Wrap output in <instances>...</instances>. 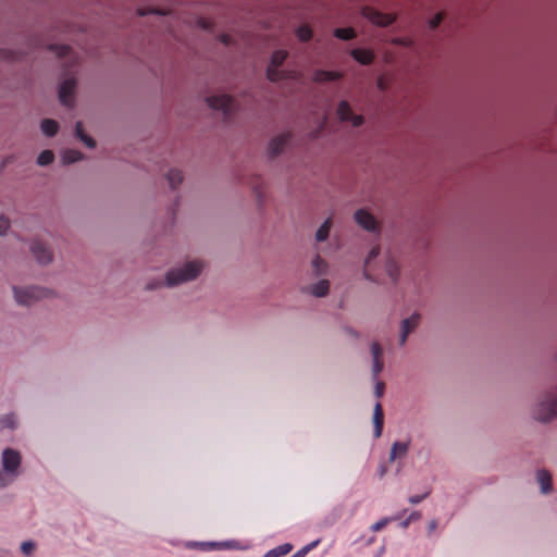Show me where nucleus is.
I'll return each mask as SVG.
<instances>
[{
    "mask_svg": "<svg viewBox=\"0 0 557 557\" xmlns=\"http://www.w3.org/2000/svg\"><path fill=\"white\" fill-rule=\"evenodd\" d=\"M203 268L200 261H188L183 267L173 269L165 276L168 286H175L181 283L195 280Z\"/></svg>",
    "mask_w": 557,
    "mask_h": 557,
    "instance_id": "obj_1",
    "label": "nucleus"
},
{
    "mask_svg": "<svg viewBox=\"0 0 557 557\" xmlns=\"http://www.w3.org/2000/svg\"><path fill=\"white\" fill-rule=\"evenodd\" d=\"M13 292L16 302L23 306H32L37 300L47 298L51 294L50 290L38 286L13 287Z\"/></svg>",
    "mask_w": 557,
    "mask_h": 557,
    "instance_id": "obj_2",
    "label": "nucleus"
},
{
    "mask_svg": "<svg viewBox=\"0 0 557 557\" xmlns=\"http://www.w3.org/2000/svg\"><path fill=\"white\" fill-rule=\"evenodd\" d=\"M533 416L536 420L547 422L557 417V396L547 395L541 400L533 410Z\"/></svg>",
    "mask_w": 557,
    "mask_h": 557,
    "instance_id": "obj_3",
    "label": "nucleus"
},
{
    "mask_svg": "<svg viewBox=\"0 0 557 557\" xmlns=\"http://www.w3.org/2000/svg\"><path fill=\"white\" fill-rule=\"evenodd\" d=\"M207 103L214 110H221L224 117L227 119L237 109L236 100L228 95H216L207 98Z\"/></svg>",
    "mask_w": 557,
    "mask_h": 557,
    "instance_id": "obj_4",
    "label": "nucleus"
},
{
    "mask_svg": "<svg viewBox=\"0 0 557 557\" xmlns=\"http://www.w3.org/2000/svg\"><path fill=\"white\" fill-rule=\"evenodd\" d=\"M361 14L363 17L372 22L377 26H388L395 22V16L393 14L382 13L375 10L372 7H363L361 10Z\"/></svg>",
    "mask_w": 557,
    "mask_h": 557,
    "instance_id": "obj_5",
    "label": "nucleus"
},
{
    "mask_svg": "<svg viewBox=\"0 0 557 557\" xmlns=\"http://www.w3.org/2000/svg\"><path fill=\"white\" fill-rule=\"evenodd\" d=\"M21 455L17 450L12 448H5L2 453V469L12 473L13 475H18V468L21 466Z\"/></svg>",
    "mask_w": 557,
    "mask_h": 557,
    "instance_id": "obj_6",
    "label": "nucleus"
},
{
    "mask_svg": "<svg viewBox=\"0 0 557 557\" xmlns=\"http://www.w3.org/2000/svg\"><path fill=\"white\" fill-rule=\"evenodd\" d=\"M76 88V79L74 77L66 78L59 88V99L62 104L72 107L74 103V92Z\"/></svg>",
    "mask_w": 557,
    "mask_h": 557,
    "instance_id": "obj_7",
    "label": "nucleus"
},
{
    "mask_svg": "<svg viewBox=\"0 0 557 557\" xmlns=\"http://www.w3.org/2000/svg\"><path fill=\"white\" fill-rule=\"evenodd\" d=\"M337 115L343 122H351L354 126H360L363 123L361 115L354 114L349 103L346 100H342L337 107Z\"/></svg>",
    "mask_w": 557,
    "mask_h": 557,
    "instance_id": "obj_8",
    "label": "nucleus"
},
{
    "mask_svg": "<svg viewBox=\"0 0 557 557\" xmlns=\"http://www.w3.org/2000/svg\"><path fill=\"white\" fill-rule=\"evenodd\" d=\"M355 221L367 231H375L377 227L374 216L364 209L355 212Z\"/></svg>",
    "mask_w": 557,
    "mask_h": 557,
    "instance_id": "obj_9",
    "label": "nucleus"
},
{
    "mask_svg": "<svg viewBox=\"0 0 557 557\" xmlns=\"http://www.w3.org/2000/svg\"><path fill=\"white\" fill-rule=\"evenodd\" d=\"M419 321H420L419 313H413L411 317L403 320L400 338H399L400 345H404L406 343L408 335L418 326Z\"/></svg>",
    "mask_w": 557,
    "mask_h": 557,
    "instance_id": "obj_10",
    "label": "nucleus"
},
{
    "mask_svg": "<svg viewBox=\"0 0 557 557\" xmlns=\"http://www.w3.org/2000/svg\"><path fill=\"white\" fill-rule=\"evenodd\" d=\"M30 251L36 260L41 264H47L52 260L51 251L39 242H34Z\"/></svg>",
    "mask_w": 557,
    "mask_h": 557,
    "instance_id": "obj_11",
    "label": "nucleus"
},
{
    "mask_svg": "<svg viewBox=\"0 0 557 557\" xmlns=\"http://www.w3.org/2000/svg\"><path fill=\"white\" fill-rule=\"evenodd\" d=\"M288 140H289V134H282V135L274 137L269 143V147H268L269 154L271 157H275V156L280 154L283 151L284 147L287 145Z\"/></svg>",
    "mask_w": 557,
    "mask_h": 557,
    "instance_id": "obj_12",
    "label": "nucleus"
},
{
    "mask_svg": "<svg viewBox=\"0 0 557 557\" xmlns=\"http://www.w3.org/2000/svg\"><path fill=\"white\" fill-rule=\"evenodd\" d=\"M374 437L379 438L383 432L384 412L382 405L376 403L373 410Z\"/></svg>",
    "mask_w": 557,
    "mask_h": 557,
    "instance_id": "obj_13",
    "label": "nucleus"
},
{
    "mask_svg": "<svg viewBox=\"0 0 557 557\" xmlns=\"http://www.w3.org/2000/svg\"><path fill=\"white\" fill-rule=\"evenodd\" d=\"M351 57L362 65H369L374 60V54L368 49L357 48L350 52Z\"/></svg>",
    "mask_w": 557,
    "mask_h": 557,
    "instance_id": "obj_14",
    "label": "nucleus"
},
{
    "mask_svg": "<svg viewBox=\"0 0 557 557\" xmlns=\"http://www.w3.org/2000/svg\"><path fill=\"white\" fill-rule=\"evenodd\" d=\"M342 78V74L335 71L317 70L313 74L315 83L333 82Z\"/></svg>",
    "mask_w": 557,
    "mask_h": 557,
    "instance_id": "obj_15",
    "label": "nucleus"
},
{
    "mask_svg": "<svg viewBox=\"0 0 557 557\" xmlns=\"http://www.w3.org/2000/svg\"><path fill=\"white\" fill-rule=\"evenodd\" d=\"M536 479L541 485L542 493L547 494L552 491V475L547 470H539Z\"/></svg>",
    "mask_w": 557,
    "mask_h": 557,
    "instance_id": "obj_16",
    "label": "nucleus"
},
{
    "mask_svg": "<svg viewBox=\"0 0 557 557\" xmlns=\"http://www.w3.org/2000/svg\"><path fill=\"white\" fill-rule=\"evenodd\" d=\"M409 448L408 442H395L391 449V461H394L397 457H403L407 454Z\"/></svg>",
    "mask_w": 557,
    "mask_h": 557,
    "instance_id": "obj_17",
    "label": "nucleus"
},
{
    "mask_svg": "<svg viewBox=\"0 0 557 557\" xmlns=\"http://www.w3.org/2000/svg\"><path fill=\"white\" fill-rule=\"evenodd\" d=\"M75 134L88 148H94L96 146L95 139L85 133L82 122L76 123Z\"/></svg>",
    "mask_w": 557,
    "mask_h": 557,
    "instance_id": "obj_18",
    "label": "nucleus"
},
{
    "mask_svg": "<svg viewBox=\"0 0 557 557\" xmlns=\"http://www.w3.org/2000/svg\"><path fill=\"white\" fill-rule=\"evenodd\" d=\"M330 289V283L327 280H321L310 287V292L315 297H324Z\"/></svg>",
    "mask_w": 557,
    "mask_h": 557,
    "instance_id": "obj_19",
    "label": "nucleus"
},
{
    "mask_svg": "<svg viewBox=\"0 0 557 557\" xmlns=\"http://www.w3.org/2000/svg\"><path fill=\"white\" fill-rule=\"evenodd\" d=\"M41 131L46 136H54L59 129V125L54 120L45 119L40 124Z\"/></svg>",
    "mask_w": 557,
    "mask_h": 557,
    "instance_id": "obj_20",
    "label": "nucleus"
},
{
    "mask_svg": "<svg viewBox=\"0 0 557 557\" xmlns=\"http://www.w3.org/2000/svg\"><path fill=\"white\" fill-rule=\"evenodd\" d=\"M293 549V545L289 543L282 544L273 549L268 550L264 557H283Z\"/></svg>",
    "mask_w": 557,
    "mask_h": 557,
    "instance_id": "obj_21",
    "label": "nucleus"
},
{
    "mask_svg": "<svg viewBox=\"0 0 557 557\" xmlns=\"http://www.w3.org/2000/svg\"><path fill=\"white\" fill-rule=\"evenodd\" d=\"M83 158L82 152L74 149H67L62 152V161L64 164H71L79 161Z\"/></svg>",
    "mask_w": 557,
    "mask_h": 557,
    "instance_id": "obj_22",
    "label": "nucleus"
},
{
    "mask_svg": "<svg viewBox=\"0 0 557 557\" xmlns=\"http://www.w3.org/2000/svg\"><path fill=\"white\" fill-rule=\"evenodd\" d=\"M295 33L297 38L304 42L309 41L313 36L311 27L307 24H302L299 27H297Z\"/></svg>",
    "mask_w": 557,
    "mask_h": 557,
    "instance_id": "obj_23",
    "label": "nucleus"
},
{
    "mask_svg": "<svg viewBox=\"0 0 557 557\" xmlns=\"http://www.w3.org/2000/svg\"><path fill=\"white\" fill-rule=\"evenodd\" d=\"M385 269L387 275L394 281H397L398 274H399V265L398 263L393 259L388 258L385 263Z\"/></svg>",
    "mask_w": 557,
    "mask_h": 557,
    "instance_id": "obj_24",
    "label": "nucleus"
},
{
    "mask_svg": "<svg viewBox=\"0 0 557 557\" xmlns=\"http://www.w3.org/2000/svg\"><path fill=\"white\" fill-rule=\"evenodd\" d=\"M166 178L171 188H176L183 182V174L180 170L173 169L168 172Z\"/></svg>",
    "mask_w": 557,
    "mask_h": 557,
    "instance_id": "obj_25",
    "label": "nucleus"
},
{
    "mask_svg": "<svg viewBox=\"0 0 557 557\" xmlns=\"http://www.w3.org/2000/svg\"><path fill=\"white\" fill-rule=\"evenodd\" d=\"M331 219H327L323 222V224L318 228L315 233V238L318 242H323L329 237L331 230Z\"/></svg>",
    "mask_w": 557,
    "mask_h": 557,
    "instance_id": "obj_26",
    "label": "nucleus"
},
{
    "mask_svg": "<svg viewBox=\"0 0 557 557\" xmlns=\"http://www.w3.org/2000/svg\"><path fill=\"white\" fill-rule=\"evenodd\" d=\"M334 36L342 40H350L356 37V32L351 27L336 28L334 30Z\"/></svg>",
    "mask_w": 557,
    "mask_h": 557,
    "instance_id": "obj_27",
    "label": "nucleus"
},
{
    "mask_svg": "<svg viewBox=\"0 0 557 557\" xmlns=\"http://www.w3.org/2000/svg\"><path fill=\"white\" fill-rule=\"evenodd\" d=\"M288 52L286 50H275L271 55V65L281 66L287 59Z\"/></svg>",
    "mask_w": 557,
    "mask_h": 557,
    "instance_id": "obj_28",
    "label": "nucleus"
},
{
    "mask_svg": "<svg viewBox=\"0 0 557 557\" xmlns=\"http://www.w3.org/2000/svg\"><path fill=\"white\" fill-rule=\"evenodd\" d=\"M267 77L271 82H278L283 78V72L280 70V66L270 64L267 70Z\"/></svg>",
    "mask_w": 557,
    "mask_h": 557,
    "instance_id": "obj_29",
    "label": "nucleus"
},
{
    "mask_svg": "<svg viewBox=\"0 0 557 557\" xmlns=\"http://www.w3.org/2000/svg\"><path fill=\"white\" fill-rule=\"evenodd\" d=\"M53 159H54V154L51 150H44L38 156L37 163L42 166L48 165L53 161Z\"/></svg>",
    "mask_w": 557,
    "mask_h": 557,
    "instance_id": "obj_30",
    "label": "nucleus"
},
{
    "mask_svg": "<svg viewBox=\"0 0 557 557\" xmlns=\"http://www.w3.org/2000/svg\"><path fill=\"white\" fill-rule=\"evenodd\" d=\"M380 255V248L379 247H373L371 249V251L369 252L368 257H367V260H366V270H364V276L369 280H371V275L369 274V270H368V267L370 264V262L375 259L377 256Z\"/></svg>",
    "mask_w": 557,
    "mask_h": 557,
    "instance_id": "obj_31",
    "label": "nucleus"
},
{
    "mask_svg": "<svg viewBox=\"0 0 557 557\" xmlns=\"http://www.w3.org/2000/svg\"><path fill=\"white\" fill-rule=\"evenodd\" d=\"M15 478V475L2 469V471H0V488L11 484Z\"/></svg>",
    "mask_w": 557,
    "mask_h": 557,
    "instance_id": "obj_32",
    "label": "nucleus"
},
{
    "mask_svg": "<svg viewBox=\"0 0 557 557\" xmlns=\"http://www.w3.org/2000/svg\"><path fill=\"white\" fill-rule=\"evenodd\" d=\"M312 267L314 268L317 274H323L326 269V262L320 257L317 256L312 261Z\"/></svg>",
    "mask_w": 557,
    "mask_h": 557,
    "instance_id": "obj_33",
    "label": "nucleus"
},
{
    "mask_svg": "<svg viewBox=\"0 0 557 557\" xmlns=\"http://www.w3.org/2000/svg\"><path fill=\"white\" fill-rule=\"evenodd\" d=\"M50 50L54 51L59 57H67L71 52V48L65 45H52Z\"/></svg>",
    "mask_w": 557,
    "mask_h": 557,
    "instance_id": "obj_34",
    "label": "nucleus"
},
{
    "mask_svg": "<svg viewBox=\"0 0 557 557\" xmlns=\"http://www.w3.org/2000/svg\"><path fill=\"white\" fill-rule=\"evenodd\" d=\"M0 423L2 428L13 429L15 428V418L13 414L4 416L3 418L0 419Z\"/></svg>",
    "mask_w": 557,
    "mask_h": 557,
    "instance_id": "obj_35",
    "label": "nucleus"
},
{
    "mask_svg": "<svg viewBox=\"0 0 557 557\" xmlns=\"http://www.w3.org/2000/svg\"><path fill=\"white\" fill-rule=\"evenodd\" d=\"M371 354L373 357V360L382 359L383 349L381 345L377 342H374L371 346Z\"/></svg>",
    "mask_w": 557,
    "mask_h": 557,
    "instance_id": "obj_36",
    "label": "nucleus"
},
{
    "mask_svg": "<svg viewBox=\"0 0 557 557\" xmlns=\"http://www.w3.org/2000/svg\"><path fill=\"white\" fill-rule=\"evenodd\" d=\"M389 521H391V519H388V518H383V519H381V520L376 521L375 523H373V524L371 525V530H372L373 532H379V531H381L383 528H385V527L388 524V522H389Z\"/></svg>",
    "mask_w": 557,
    "mask_h": 557,
    "instance_id": "obj_37",
    "label": "nucleus"
},
{
    "mask_svg": "<svg viewBox=\"0 0 557 557\" xmlns=\"http://www.w3.org/2000/svg\"><path fill=\"white\" fill-rule=\"evenodd\" d=\"M421 518V513L419 511H413L410 516L401 522L403 528H407L412 521L419 520Z\"/></svg>",
    "mask_w": 557,
    "mask_h": 557,
    "instance_id": "obj_38",
    "label": "nucleus"
},
{
    "mask_svg": "<svg viewBox=\"0 0 557 557\" xmlns=\"http://www.w3.org/2000/svg\"><path fill=\"white\" fill-rule=\"evenodd\" d=\"M382 370H383L382 359L373 360L372 373H373L374 379L381 373Z\"/></svg>",
    "mask_w": 557,
    "mask_h": 557,
    "instance_id": "obj_39",
    "label": "nucleus"
},
{
    "mask_svg": "<svg viewBox=\"0 0 557 557\" xmlns=\"http://www.w3.org/2000/svg\"><path fill=\"white\" fill-rule=\"evenodd\" d=\"M444 20V13L440 12L437 13L431 21H430V28L435 29Z\"/></svg>",
    "mask_w": 557,
    "mask_h": 557,
    "instance_id": "obj_40",
    "label": "nucleus"
},
{
    "mask_svg": "<svg viewBox=\"0 0 557 557\" xmlns=\"http://www.w3.org/2000/svg\"><path fill=\"white\" fill-rule=\"evenodd\" d=\"M34 548H35V544L30 541L23 542L21 545V549H22L23 554H25V555L32 554Z\"/></svg>",
    "mask_w": 557,
    "mask_h": 557,
    "instance_id": "obj_41",
    "label": "nucleus"
},
{
    "mask_svg": "<svg viewBox=\"0 0 557 557\" xmlns=\"http://www.w3.org/2000/svg\"><path fill=\"white\" fill-rule=\"evenodd\" d=\"M384 389H385V384L384 382H376L375 384V387H374V394L377 398H381L384 394Z\"/></svg>",
    "mask_w": 557,
    "mask_h": 557,
    "instance_id": "obj_42",
    "label": "nucleus"
},
{
    "mask_svg": "<svg viewBox=\"0 0 557 557\" xmlns=\"http://www.w3.org/2000/svg\"><path fill=\"white\" fill-rule=\"evenodd\" d=\"M10 227V222L3 215L0 216V235H3Z\"/></svg>",
    "mask_w": 557,
    "mask_h": 557,
    "instance_id": "obj_43",
    "label": "nucleus"
},
{
    "mask_svg": "<svg viewBox=\"0 0 557 557\" xmlns=\"http://www.w3.org/2000/svg\"><path fill=\"white\" fill-rule=\"evenodd\" d=\"M429 496V492L424 493L423 495H413V496H410L409 497V503L410 504H419L421 503L424 498H426Z\"/></svg>",
    "mask_w": 557,
    "mask_h": 557,
    "instance_id": "obj_44",
    "label": "nucleus"
},
{
    "mask_svg": "<svg viewBox=\"0 0 557 557\" xmlns=\"http://www.w3.org/2000/svg\"><path fill=\"white\" fill-rule=\"evenodd\" d=\"M220 39L224 45H231L232 42V36L227 34H223Z\"/></svg>",
    "mask_w": 557,
    "mask_h": 557,
    "instance_id": "obj_45",
    "label": "nucleus"
},
{
    "mask_svg": "<svg viewBox=\"0 0 557 557\" xmlns=\"http://www.w3.org/2000/svg\"><path fill=\"white\" fill-rule=\"evenodd\" d=\"M319 543H320V540H315V541H313V542L309 543L308 545H306V546H305V548H306L308 552H310V550H312L313 548H315V547L319 545Z\"/></svg>",
    "mask_w": 557,
    "mask_h": 557,
    "instance_id": "obj_46",
    "label": "nucleus"
},
{
    "mask_svg": "<svg viewBox=\"0 0 557 557\" xmlns=\"http://www.w3.org/2000/svg\"><path fill=\"white\" fill-rule=\"evenodd\" d=\"M200 25L205 29H210V27H211V23L209 21H207V20H203V18L200 20Z\"/></svg>",
    "mask_w": 557,
    "mask_h": 557,
    "instance_id": "obj_47",
    "label": "nucleus"
},
{
    "mask_svg": "<svg viewBox=\"0 0 557 557\" xmlns=\"http://www.w3.org/2000/svg\"><path fill=\"white\" fill-rule=\"evenodd\" d=\"M436 528H437V522H436V520H432V521L429 523V532H430V533H432Z\"/></svg>",
    "mask_w": 557,
    "mask_h": 557,
    "instance_id": "obj_48",
    "label": "nucleus"
},
{
    "mask_svg": "<svg viewBox=\"0 0 557 557\" xmlns=\"http://www.w3.org/2000/svg\"><path fill=\"white\" fill-rule=\"evenodd\" d=\"M256 193H257V196L260 197V194H261L260 190L257 189Z\"/></svg>",
    "mask_w": 557,
    "mask_h": 557,
    "instance_id": "obj_49",
    "label": "nucleus"
},
{
    "mask_svg": "<svg viewBox=\"0 0 557 557\" xmlns=\"http://www.w3.org/2000/svg\"><path fill=\"white\" fill-rule=\"evenodd\" d=\"M384 473H385V470H384V469H382V471H381V476H383V475H384Z\"/></svg>",
    "mask_w": 557,
    "mask_h": 557,
    "instance_id": "obj_50",
    "label": "nucleus"
}]
</instances>
